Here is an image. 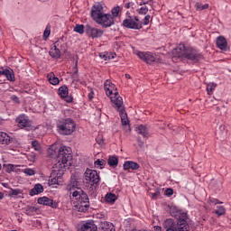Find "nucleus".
<instances>
[{
	"instance_id": "nucleus-1",
	"label": "nucleus",
	"mask_w": 231,
	"mask_h": 231,
	"mask_svg": "<svg viewBox=\"0 0 231 231\" xmlns=\"http://www.w3.org/2000/svg\"><path fill=\"white\" fill-rule=\"evenodd\" d=\"M66 190L69 192L70 199L71 196L77 199L76 208L78 212H88L89 210V197L84 190L79 188L77 179L70 180V182L66 187Z\"/></svg>"
},
{
	"instance_id": "nucleus-2",
	"label": "nucleus",
	"mask_w": 231,
	"mask_h": 231,
	"mask_svg": "<svg viewBox=\"0 0 231 231\" xmlns=\"http://www.w3.org/2000/svg\"><path fill=\"white\" fill-rule=\"evenodd\" d=\"M71 160H73L71 148L61 146L56 158L57 162L53 165L54 171L56 172H64V171L71 167Z\"/></svg>"
},
{
	"instance_id": "nucleus-3",
	"label": "nucleus",
	"mask_w": 231,
	"mask_h": 231,
	"mask_svg": "<svg viewBox=\"0 0 231 231\" xmlns=\"http://www.w3.org/2000/svg\"><path fill=\"white\" fill-rule=\"evenodd\" d=\"M56 127L60 134L69 136V134H73V133H75L77 125L73 119L66 118L57 121Z\"/></svg>"
},
{
	"instance_id": "nucleus-4",
	"label": "nucleus",
	"mask_w": 231,
	"mask_h": 231,
	"mask_svg": "<svg viewBox=\"0 0 231 231\" xmlns=\"http://www.w3.org/2000/svg\"><path fill=\"white\" fill-rule=\"evenodd\" d=\"M171 216L177 219V222H175V228L177 231L190 230V226L189 225V222H187L189 217L187 216L186 212L181 210H175L171 212Z\"/></svg>"
},
{
	"instance_id": "nucleus-5",
	"label": "nucleus",
	"mask_w": 231,
	"mask_h": 231,
	"mask_svg": "<svg viewBox=\"0 0 231 231\" xmlns=\"http://www.w3.org/2000/svg\"><path fill=\"white\" fill-rule=\"evenodd\" d=\"M85 180L87 183H90L92 189V192L90 193V196L92 198H97V186L98 183H100V176L98 175V172L95 170L87 169L85 172Z\"/></svg>"
},
{
	"instance_id": "nucleus-6",
	"label": "nucleus",
	"mask_w": 231,
	"mask_h": 231,
	"mask_svg": "<svg viewBox=\"0 0 231 231\" xmlns=\"http://www.w3.org/2000/svg\"><path fill=\"white\" fill-rule=\"evenodd\" d=\"M105 91L107 97H110L111 102L114 106L116 105L118 98H122L120 94H118V90L116 89V86L111 82V80L106 79L104 83Z\"/></svg>"
},
{
	"instance_id": "nucleus-7",
	"label": "nucleus",
	"mask_w": 231,
	"mask_h": 231,
	"mask_svg": "<svg viewBox=\"0 0 231 231\" xmlns=\"http://www.w3.org/2000/svg\"><path fill=\"white\" fill-rule=\"evenodd\" d=\"M113 107L118 111L122 125H128L129 124V118L127 117V113L125 112V106H124V99L123 98H117V101L116 105H113Z\"/></svg>"
},
{
	"instance_id": "nucleus-8",
	"label": "nucleus",
	"mask_w": 231,
	"mask_h": 231,
	"mask_svg": "<svg viewBox=\"0 0 231 231\" xmlns=\"http://www.w3.org/2000/svg\"><path fill=\"white\" fill-rule=\"evenodd\" d=\"M184 59L196 63L199 62V60H203V54L199 53V51L191 47H187Z\"/></svg>"
},
{
	"instance_id": "nucleus-9",
	"label": "nucleus",
	"mask_w": 231,
	"mask_h": 231,
	"mask_svg": "<svg viewBox=\"0 0 231 231\" xmlns=\"http://www.w3.org/2000/svg\"><path fill=\"white\" fill-rule=\"evenodd\" d=\"M85 33L90 39H100L104 35V30L87 24L85 25Z\"/></svg>"
},
{
	"instance_id": "nucleus-10",
	"label": "nucleus",
	"mask_w": 231,
	"mask_h": 231,
	"mask_svg": "<svg viewBox=\"0 0 231 231\" xmlns=\"http://www.w3.org/2000/svg\"><path fill=\"white\" fill-rule=\"evenodd\" d=\"M104 6L102 5V4L97 3L95 4L92 6L91 9V18L93 19V21H95V23H97V21L104 15Z\"/></svg>"
},
{
	"instance_id": "nucleus-11",
	"label": "nucleus",
	"mask_w": 231,
	"mask_h": 231,
	"mask_svg": "<svg viewBox=\"0 0 231 231\" xmlns=\"http://www.w3.org/2000/svg\"><path fill=\"white\" fill-rule=\"evenodd\" d=\"M96 23L97 24H100L103 28H111V26L115 24V18L112 14H105Z\"/></svg>"
},
{
	"instance_id": "nucleus-12",
	"label": "nucleus",
	"mask_w": 231,
	"mask_h": 231,
	"mask_svg": "<svg viewBox=\"0 0 231 231\" xmlns=\"http://www.w3.org/2000/svg\"><path fill=\"white\" fill-rule=\"evenodd\" d=\"M16 122L21 129H25L26 131H32V129H33V126L32 125V121H30L28 118H25L24 116H19L16 119Z\"/></svg>"
},
{
	"instance_id": "nucleus-13",
	"label": "nucleus",
	"mask_w": 231,
	"mask_h": 231,
	"mask_svg": "<svg viewBox=\"0 0 231 231\" xmlns=\"http://www.w3.org/2000/svg\"><path fill=\"white\" fill-rule=\"evenodd\" d=\"M123 26L130 30H142V23H135L133 18L125 19L123 21Z\"/></svg>"
},
{
	"instance_id": "nucleus-14",
	"label": "nucleus",
	"mask_w": 231,
	"mask_h": 231,
	"mask_svg": "<svg viewBox=\"0 0 231 231\" xmlns=\"http://www.w3.org/2000/svg\"><path fill=\"white\" fill-rule=\"evenodd\" d=\"M137 56L141 60H143V62H146V64H152V62H155L156 58L154 57V54L152 52H138Z\"/></svg>"
},
{
	"instance_id": "nucleus-15",
	"label": "nucleus",
	"mask_w": 231,
	"mask_h": 231,
	"mask_svg": "<svg viewBox=\"0 0 231 231\" xmlns=\"http://www.w3.org/2000/svg\"><path fill=\"white\" fill-rule=\"evenodd\" d=\"M37 201L39 205H44L45 207H51V208H57V207H59V203L48 197H40Z\"/></svg>"
},
{
	"instance_id": "nucleus-16",
	"label": "nucleus",
	"mask_w": 231,
	"mask_h": 231,
	"mask_svg": "<svg viewBox=\"0 0 231 231\" xmlns=\"http://www.w3.org/2000/svg\"><path fill=\"white\" fill-rule=\"evenodd\" d=\"M59 95L61 98H65V101L68 103V104H71V102H73V97H69V89H68V87L66 86H61L60 88H59Z\"/></svg>"
},
{
	"instance_id": "nucleus-17",
	"label": "nucleus",
	"mask_w": 231,
	"mask_h": 231,
	"mask_svg": "<svg viewBox=\"0 0 231 231\" xmlns=\"http://www.w3.org/2000/svg\"><path fill=\"white\" fill-rule=\"evenodd\" d=\"M217 48L221 50L222 51H226L228 50V42L225 36H218L217 37L216 41Z\"/></svg>"
},
{
	"instance_id": "nucleus-18",
	"label": "nucleus",
	"mask_w": 231,
	"mask_h": 231,
	"mask_svg": "<svg viewBox=\"0 0 231 231\" xmlns=\"http://www.w3.org/2000/svg\"><path fill=\"white\" fill-rule=\"evenodd\" d=\"M187 51V47L184 44H180L172 51V54L174 57H178L179 59H185V53Z\"/></svg>"
},
{
	"instance_id": "nucleus-19",
	"label": "nucleus",
	"mask_w": 231,
	"mask_h": 231,
	"mask_svg": "<svg viewBox=\"0 0 231 231\" xmlns=\"http://www.w3.org/2000/svg\"><path fill=\"white\" fill-rule=\"evenodd\" d=\"M123 169L124 171H130V169L132 171H138V169H140V164L133 161H126L123 164Z\"/></svg>"
},
{
	"instance_id": "nucleus-20",
	"label": "nucleus",
	"mask_w": 231,
	"mask_h": 231,
	"mask_svg": "<svg viewBox=\"0 0 231 231\" xmlns=\"http://www.w3.org/2000/svg\"><path fill=\"white\" fill-rule=\"evenodd\" d=\"M98 227L95 225V221L88 220L81 226V231H97Z\"/></svg>"
},
{
	"instance_id": "nucleus-21",
	"label": "nucleus",
	"mask_w": 231,
	"mask_h": 231,
	"mask_svg": "<svg viewBox=\"0 0 231 231\" xmlns=\"http://www.w3.org/2000/svg\"><path fill=\"white\" fill-rule=\"evenodd\" d=\"M57 46H59L58 42L54 43V45L51 47V51H49V54L52 59H59L60 57V50L57 48Z\"/></svg>"
},
{
	"instance_id": "nucleus-22",
	"label": "nucleus",
	"mask_w": 231,
	"mask_h": 231,
	"mask_svg": "<svg viewBox=\"0 0 231 231\" xmlns=\"http://www.w3.org/2000/svg\"><path fill=\"white\" fill-rule=\"evenodd\" d=\"M99 230L100 231H116L115 226L113 223L105 221L99 223Z\"/></svg>"
},
{
	"instance_id": "nucleus-23",
	"label": "nucleus",
	"mask_w": 231,
	"mask_h": 231,
	"mask_svg": "<svg viewBox=\"0 0 231 231\" xmlns=\"http://www.w3.org/2000/svg\"><path fill=\"white\" fill-rule=\"evenodd\" d=\"M11 142L12 138L10 137V135H8V134L5 132H0V143L2 145H10Z\"/></svg>"
},
{
	"instance_id": "nucleus-24",
	"label": "nucleus",
	"mask_w": 231,
	"mask_h": 231,
	"mask_svg": "<svg viewBox=\"0 0 231 231\" xmlns=\"http://www.w3.org/2000/svg\"><path fill=\"white\" fill-rule=\"evenodd\" d=\"M44 192V187L42 184H36L33 189L30 190V196H37V194H41Z\"/></svg>"
},
{
	"instance_id": "nucleus-25",
	"label": "nucleus",
	"mask_w": 231,
	"mask_h": 231,
	"mask_svg": "<svg viewBox=\"0 0 231 231\" xmlns=\"http://www.w3.org/2000/svg\"><path fill=\"white\" fill-rule=\"evenodd\" d=\"M4 77H6L7 80L10 82H15V75H14V70L3 69Z\"/></svg>"
},
{
	"instance_id": "nucleus-26",
	"label": "nucleus",
	"mask_w": 231,
	"mask_h": 231,
	"mask_svg": "<svg viewBox=\"0 0 231 231\" xmlns=\"http://www.w3.org/2000/svg\"><path fill=\"white\" fill-rule=\"evenodd\" d=\"M107 163L109 167H118V157L112 155L108 157Z\"/></svg>"
},
{
	"instance_id": "nucleus-27",
	"label": "nucleus",
	"mask_w": 231,
	"mask_h": 231,
	"mask_svg": "<svg viewBox=\"0 0 231 231\" xmlns=\"http://www.w3.org/2000/svg\"><path fill=\"white\" fill-rule=\"evenodd\" d=\"M137 133L138 134H142L143 138H147V136L149 135V131L147 130V127L143 125L138 126Z\"/></svg>"
},
{
	"instance_id": "nucleus-28",
	"label": "nucleus",
	"mask_w": 231,
	"mask_h": 231,
	"mask_svg": "<svg viewBox=\"0 0 231 231\" xmlns=\"http://www.w3.org/2000/svg\"><path fill=\"white\" fill-rule=\"evenodd\" d=\"M47 77L50 84H52V86H57V84H59L60 82L59 78L55 77V74L53 72H51L50 74H48Z\"/></svg>"
},
{
	"instance_id": "nucleus-29",
	"label": "nucleus",
	"mask_w": 231,
	"mask_h": 231,
	"mask_svg": "<svg viewBox=\"0 0 231 231\" xmlns=\"http://www.w3.org/2000/svg\"><path fill=\"white\" fill-rule=\"evenodd\" d=\"M117 199L118 198L115 193H107L105 197L106 203H115L116 199Z\"/></svg>"
},
{
	"instance_id": "nucleus-30",
	"label": "nucleus",
	"mask_w": 231,
	"mask_h": 231,
	"mask_svg": "<svg viewBox=\"0 0 231 231\" xmlns=\"http://www.w3.org/2000/svg\"><path fill=\"white\" fill-rule=\"evenodd\" d=\"M74 32L79 33V35H82L84 34V32H86V26H84V24H76L74 27Z\"/></svg>"
},
{
	"instance_id": "nucleus-31",
	"label": "nucleus",
	"mask_w": 231,
	"mask_h": 231,
	"mask_svg": "<svg viewBox=\"0 0 231 231\" xmlns=\"http://www.w3.org/2000/svg\"><path fill=\"white\" fill-rule=\"evenodd\" d=\"M95 167H97V169H104V167L106 166V160L104 159H97L95 162H94Z\"/></svg>"
},
{
	"instance_id": "nucleus-32",
	"label": "nucleus",
	"mask_w": 231,
	"mask_h": 231,
	"mask_svg": "<svg viewBox=\"0 0 231 231\" xmlns=\"http://www.w3.org/2000/svg\"><path fill=\"white\" fill-rule=\"evenodd\" d=\"M39 210V208L35 206H28L25 212L27 216H33V212H37Z\"/></svg>"
},
{
	"instance_id": "nucleus-33",
	"label": "nucleus",
	"mask_w": 231,
	"mask_h": 231,
	"mask_svg": "<svg viewBox=\"0 0 231 231\" xmlns=\"http://www.w3.org/2000/svg\"><path fill=\"white\" fill-rule=\"evenodd\" d=\"M226 213V209L225 208V207L223 206L217 207V210L215 211V214H217V216H225Z\"/></svg>"
},
{
	"instance_id": "nucleus-34",
	"label": "nucleus",
	"mask_w": 231,
	"mask_h": 231,
	"mask_svg": "<svg viewBox=\"0 0 231 231\" xmlns=\"http://www.w3.org/2000/svg\"><path fill=\"white\" fill-rule=\"evenodd\" d=\"M32 149H34V151H37L38 152H41L42 151L41 143L37 140L32 141Z\"/></svg>"
},
{
	"instance_id": "nucleus-35",
	"label": "nucleus",
	"mask_w": 231,
	"mask_h": 231,
	"mask_svg": "<svg viewBox=\"0 0 231 231\" xmlns=\"http://www.w3.org/2000/svg\"><path fill=\"white\" fill-rule=\"evenodd\" d=\"M151 21H152V17H151V15L147 14L142 22V28H143V26H147V24H149V23H151Z\"/></svg>"
},
{
	"instance_id": "nucleus-36",
	"label": "nucleus",
	"mask_w": 231,
	"mask_h": 231,
	"mask_svg": "<svg viewBox=\"0 0 231 231\" xmlns=\"http://www.w3.org/2000/svg\"><path fill=\"white\" fill-rule=\"evenodd\" d=\"M71 78L73 79V80H79V69L77 63L73 69V74L71 75Z\"/></svg>"
},
{
	"instance_id": "nucleus-37",
	"label": "nucleus",
	"mask_w": 231,
	"mask_h": 231,
	"mask_svg": "<svg viewBox=\"0 0 231 231\" xmlns=\"http://www.w3.org/2000/svg\"><path fill=\"white\" fill-rule=\"evenodd\" d=\"M214 89H216V84H214V83L208 84V86H207L208 95H212Z\"/></svg>"
},
{
	"instance_id": "nucleus-38",
	"label": "nucleus",
	"mask_w": 231,
	"mask_h": 231,
	"mask_svg": "<svg viewBox=\"0 0 231 231\" xmlns=\"http://www.w3.org/2000/svg\"><path fill=\"white\" fill-rule=\"evenodd\" d=\"M24 174L27 176H35V170L32 168H26L23 170Z\"/></svg>"
},
{
	"instance_id": "nucleus-39",
	"label": "nucleus",
	"mask_w": 231,
	"mask_h": 231,
	"mask_svg": "<svg viewBox=\"0 0 231 231\" xmlns=\"http://www.w3.org/2000/svg\"><path fill=\"white\" fill-rule=\"evenodd\" d=\"M5 169V172H14V171H15V166L14 164H7L4 166Z\"/></svg>"
},
{
	"instance_id": "nucleus-40",
	"label": "nucleus",
	"mask_w": 231,
	"mask_h": 231,
	"mask_svg": "<svg viewBox=\"0 0 231 231\" xmlns=\"http://www.w3.org/2000/svg\"><path fill=\"white\" fill-rule=\"evenodd\" d=\"M147 12H149V8L147 6H143L138 10V14L146 15Z\"/></svg>"
},
{
	"instance_id": "nucleus-41",
	"label": "nucleus",
	"mask_w": 231,
	"mask_h": 231,
	"mask_svg": "<svg viewBox=\"0 0 231 231\" xmlns=\"http://www.w3.org/2000/svg\"><path fill=\"white\" fill-rule=\"evenodd\" d=\"M118 14H120V6L114 7L112 9V17H118Z\"/></svg>"
},
{
	"instance_id": "nucleus-42",
	"label": "nucleus",
	"mask_w": 231,
	"mask_h": 231,
	"mask_svg": "<svg viewBox=\"0 0 231 231\" xmlns=\"http://www.w3.org/2000/svg\"><path fill=\"white\" fill-rule=\"evenodd\" d=\"M100 59H104V60H109L111 59V56H109V53L107 52H102L99 54Z\"/></svg>"
},
{
	"instance_id": "nucleus-43",
	"label": "nucleus",
	"mask_w": 231,
	"mask_h": 231,
	"mask_svg": "<svg viewBox=\"0 0 231 231\" xmlns=\"http://www.w3.org/2000/svg\"><path fill=\"white\" fill-rule=\"evenodd\" d=\"M164 194H165V196H168V198H171V196H172V194H174V189H172L171 188H168V189H166Z\"/></svg>"
},
{
	"instance_id": "nucleus-44",
	"label": "nucleus",
	"mask_w": 231,
	"mask_h": 231,
	"mask_svg": "<svg viewBox=\"0 0 231 231\" xmlns=\"http://www.w3.org/2000/svg\"><path fill=\"white\" fill-rule=\"evenodd\" d=\"M9 194H10V196H19V194H21V189H12Z\"/></svg>"
},
{
	"instance_id": "nucleus-45",
	"label": "nucleus",
	"mask_w": 231,
	"mask_h": 231,
	"mask_svg": "<svg viewBox=\"0 0 231 231\" xmlns=\"http://www.w3.org/2000/svg\"><path fill=\"white\" fill-rule=\"evenodd\" d=\"M50 33H51V31L47 27L43 32V39H48V37H50Z\"/></svg>"
},
{
	"instance_id": "nucleus-46",
	"label": "nucleus",
	"mask_w": 231,
	"mask_h": 231,
	"mask_svg": "<svg viewBox=\"0 0 231 231\" xmlns=\"http://www.w3.org/2000/svg\"><path fill=\"white\" fill-rule=\"evenodd\" d=\"M209 201L213 203V205H219V203H223V202H220L219 199H209Z\"/></svg>"
},
{
	"instance_id": "nucleus-47",
	"label": "nucleus",
	"mask_w": 231,
	"mask_h": 231,
	"mask_svg": "<svg viewBox=\"0 0 231 231\" xmlns=\"http://www.w3.org/2000/svg\"><path fill=\"white\" fill-rule=\"evenodd\" d=\"M97 143H98V145H102L104 143V139H102L101 137H97L96 139Z\"/></svg>"
},
{
	"instance_id": "nucleus-48",
	"label": "nucleus",
	"mask_w": 231,
	"mask_h": 231,
	"mask_svg": "<svg viewBox=\"0 0 231 231\" xmlns=\"http://www.w3.org/2000/svg\"><path fill=\"white\" fill-rule=\"evenodd\" d=\"M160 196V191H155L152 194V199H156Z\"/></svg>"
},
{
	"instance_id": "nucleus-49",
	"label": "nucleus",
	"mask_w": 231,
	"mask_h": 231,
	"mask_svg": "<svg viewBox=\"0 0 231 231\" xmlns=\"http://www.w3.org/2000/svg\"><path fill=\"white\" fill-rule=\"evenodd\" d=\"M94 97H95V93H94L93 91H91V92L88 94V98H89V100H93Z\"/></svg>"
},
{
	"instance_id": "nucleus-50",
	"label": "nucleus",
	"mask_w": 231,
	"mask_h": 231,
	"mask_svg": "<svg viewBox=\"0 0 231 231\" xmlns=\"http://www.w3.org/2000/svg\"><path fill=\"white\" fill-rule=\"evenodd\" d=\"M202 5L201 4H199V3H197L196 5H195V7L197 8V10H201V8H202Z\"/></svg>"
},
{
	"instance_id": "nucleus-51",
	"label": "nucleus",
	"mask_w": 231,
	"mask_h": 231,
	"mask_svg": "<svg viewBox=\"0 0 231 231\" xmlns=\"http://www.w3.org/2000/svg\"><path fill=\"white\" fill-rule=\"evenodd\" d=\"M143 144H144V143L142 142V140L140 138H138V145H139V147H143Z\"/></svg>"
},
{
	"instance_id": "nucleus-52",
	"label": "nucleus",
	"mask_w": 231,
	"mask_h": 231,
	"mask_svg": "<svg viewBox=\"0 0 231 231\" xmlns=\"http://www.w3.org/2000/svg\"><path fill=\"white\" fill-rule=\"evenodd\" d=\"M208 8V4L202 5L201 10H207Z\"/></svg>"
},
{
	"instance_id": "nucleus-53",
	"label": "nucleus",
	"mask_w": 231,
	"mask_h": 231,
	"mask_svg": "<svg viewBox=\"0 0 231 231\" xmlns=\"http://www.w3.org/2000/svg\"><path fill=\"white\" fill-rule=\"evenodd\" d=\"M134 23H142V21H140V18H138V16H134Z\"/></svg>"
},
{
	"instance_id": "nucleus-54",
	"label": "nucleus",
	"mask_w": 231,
	"mask_h": 231,
	"mask_svg": "<svg viewBox=\"0 0 231 231\" xmlns=\"http://www.w3.org/2000/svg\"><path fill=\"white\" fill-rule=\"evenodd\" d=\"M29 160H30L31 162H35V155H31V156H29Z\"/></svg>"
},
{
	"instance_id": "nucleus-55",
	"label": "nucleus",
	"mask_w": 231,
	"mask_h": 231,
	"mask_svg": "<svg viewBox=\"0 0 231 231\" xmlns=\"http://www.w3.org/2000/svg\"><path fill=\"white\" fill-rule=\"evenodd\" d=\"M51 185H55V183H57V179H51Z\"/></svg>"
},
{
	"instance_id": "nucleus-56",
	"label": "nucleus",
	"mask_w": 231,
	"mask_h": 231,
	"mask_svg": "<svg viewBox=\"0 0 231 231\" xmlns=\"http://www.w3.org/2000/svg\"><path fill=\"white\" fill-rule=\"evenodd\" d=\"M155 230H156V231H162V226H155Z\"/></svg>"
},
{
	"instance_id": "nucleus-57",
	"label": "nucleus",
	"mask_w": 231,
	"mask_h": 231,
	"mask_svg": "<svg viewBox=\"0 0 231 231\" xmlns=\"http://www.w3.org/2000/svg\"><path fill=\"white\" fill-rule=\"evenodd\" d=\"M3 198H5V194H3V192L0 191V199H3Z\"/></svg>"
},
{
	"instance_id": "nucleus-58",
	"label": "nucleus",
	"mask_w": 231,
	"mask_h": 231,
	"mask_svg": "<svg viewBox=\"0 0 231 231\" xmlns=\"http://www.w3.org/2000/svg\"><path fill=\"white\" fill-rule=\"evenodd\" d=\"M125 79H131V75H129V74H125Z\"/></svg>"
},
{
	"instance_id": "nucleus-59",
	"label": "nucleus",
	"mask_w": 231,
	"mask_h": 231,
	"mask_svg": "<svg viewBox=\"0 0 231 231\" xmlns=\"http://www.w3.org/2000/svg\"><path fill=\"white\" fill-rule=\"evenodd\" d=\"M125 8H131V5H130V4H125Z\"/></svg>"
},
{
	"instance_id": "nucleus-60",
	"label": "nucleus",
	"mask_w": 231,
	"mask_h": 231,
	"mask_svg": "<svg viewBox=\"0 0 231 231\" xmlns=\"http://www.w3.org/2000/svg\"><path fill=\"white\" fill-rule=\"evenodd\" d=\"M3 69H0V77H3Z\"/></svg>"
},
{
	"instance_id": "nucleus-61",
	"label": "nucleus",
	"mask_w": 231,
	"mask_h": 231,
	"mask_svg": "<svg viewBox=\"0 0 231 231\" xmlns=\"http://www.w3.org/2000/svg\"><path fill=\"white\" fill-rule=\"evenodd\" d=\"M220 129H225V126H224V125H221V126H220Z\"/></svg>"
},
{
	"instance_id": "nucleus-62",
	"label": "nucleus",
	"mask_w": 231,
	"mask_h": 231,
	"mask_svg": "<svg viewBox=\"0 0 231 231\" xmlns=\"http://www.w3.org/2000/svg\"><path fill=\"white\" fill-rule=\"evenodd\" d=\"M97 217H102V215H100V214H97Z\"/></svg>"
},
{
	"instance_id": "nucleus-63",
	"label": "nucleus",
	"mask_w": 231,
	"mask_h": 231,
	"mask_svg": "<svg viewBox=\"0 0 231 231\" xmlns=\"http://www.w3.org/2000/svg\"><path fill=\"white\" fill-rule=\"evenodd\" d=\"M14 98H16V100H19V98H17V97L14 96Z\"/></svg>"
},
{
	"instance_id": "nucleus-64",
	"label": "nucleus",
	"mask_w": 231,
	"mask_h": 231,
	"mask_svg": "<svg viewBox=\"0 0 231 231\" xmlns=\"http://www.w3.org/2000/svg\"><path fill=\"white\" fill-rule=\"evenodd\" d=\"M0 171H1V164H0Z\"/></svg>"
}]
</instances>
